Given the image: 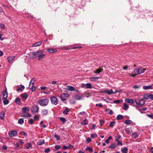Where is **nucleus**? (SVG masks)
I'll return each mask as SVG.
<instances>
[{"instance_id":"f257e3e1","label":"nucleus","mask_w":153,"mask_h":153,"mask_svg":"<svg viewBox=\"0 0 153 153\" xmlns=\"http://www.w3.org/2000/svg\"><path fill=\"white\" fill-rule=\"evenodd\" d=\"M43 51L42 50H39L33 52L32 54L33 56L32 57H30V58L32 59H33L36 57H38L39 60H42L43 59L45 58L46 55L45 54L43 53Z\"/></svg>"},{"instance_id":"f03ea898","label":"nucleus","mask_w":153,"mask_h":153,"mask_svg":"<svg viewBox=\"0 0 153 153\" xmlns=\"http://www.w3.org/2000/svg\"><path fill=\"white\" fill-rule=\"evenodd\" d=\"M22 111V117L25 118H27L29 117V109L27 107H25L23 108Z\"/></svg>"},{"instance_id":"7ed1b4c3","label":"nucleus","mask_w":153,"mask_h":153,"mask_svg":"<svg viewBox=\"0 0 153 153\" xmlns=\"http://www.w3.org/2000/svg\"><path fill=\"white\" fill-rule=\"evenodd\" d=\"M49 102V100L48 99H40L38 100V103L42 106L47 105Z\"/></svg>"},{"instance_id":"20e7f679","label":"nucleus","mask_w":153,"mask_h":153,"mask_svg":"<svg viewBox=\"0 0 153 153\" xmlns=\"http://www.w3.org/2000/svg\"><path fill=\"white\" fill-rule=\"evenodd\" d=\"M39 109V108L38 106L36 105H34L31 107L30 110L32 113L35 114L38 112Z\"/></svg>"},{"instance_id":"39448f33","label":"nucleus","mask_w":153,"mask_h":153,"mask_svg":"<svg viewBox=\"0 0 153 153\" xmlns=\"http://www.w3.org/2000/svg\"><path fill=\"white\" fill-rule=\"evenodd\" d=\"M135 102L137 104V105L139 106V107L143 106L145 104L146 101L143 99L140 100L139 102L135 100Z\"/></svg>"},{"instance_id":"423d86ee","label":"nucleus","mask_w":153,"mask_h":153,"mask_svg":"<svg viewBox=\"0 0 153 153\" xmlns=\"http://www.w3.org/2000/svg\"><path fill=\"white\" fill-rule=\"evenodd\" d=\"M143 99L145 100H148L149 99H150L153 100V94H144L143 96Z\"/></svg>"},{"instance_id":"0eeeda50","label":"nucleus","mask_w":153,"mask_h":153,"mask_svg":"<svg viewBox=\"0 0 153 153\" xmlns=\"http://www.w3.org/2000/svg\"><path fill=\"white\" fill-rule=\"evenodd\" d=\"M51 100L52 103L55 105L58 104V100L57 98L55 97H53L51 98Z\"/></svg>"},{"instance_id":"6e6552de","label":"nucleus","mask_w":153,"mask_h":153,"mask_svg":"<svg viewBox=\"0 0 153 153\" xmlns=\"http://www.w3.org/2000/svg\"><path fill=\"white\" fill-rule=\"evenodd\" d=\"M18 134L17 132L16 131H11L9 132V135L10 137L16 136Z\"/></svg>"},{"instance_id":"1a4fd4ad","label":"nucleus","mask_w":153,"mask_h":153,"mask_svg":"<svg viewBox=\"0 0 153 153\" xmlns=\"http://www.w3.org/2000/svg\"><path fill=\"white\" fill-rule=\"evenodd\" d=\"M42 42V41H40L37 42H36L34 43L32 45L29 46V47H38L41 45Z\"/></svg>"},{"instance_id":"9d476101","label":"nucleus","mask_w":153,"mask_h":153,"mask_svg":"<svg viewBox=\"0 0 153 153\" xmlns=\"http://www.w3.org/2000/svg\"><path fill=\"white\" fill-rule=\"evenodd\" d=\"M135 107L141 113H144L145 111L147 109L146 107L143 108L142 109H140L139 108V106L138 105H136Z\"/></svg>"},{"instance_id":"9b49d317","label":"nucleus","mask_w":153,"mask_h":153,"mask_svg":"<svg viewBox=\"0 0 153 153\" xmlns=\"http://www.w3.org/2000/svg\"><path fill=\"white\" fill-rule=\"evenodd\" d=\"M103 92L104 93L107 94L109 95L114 94H115V92H114L113 91L112 89H111V90H105Z\"/></svg>"},{"instance_id":"f8f14e48","label":"nucleus","mask_w":153,"mask_h":153,"mask_svg":"<svg viewBox=\"0 0 153 153\" xmlns=\"http://www.w3.org/2000/svg\"><path fill=\"white\" fill-rule=\"evenodd\" d=\"M47 51L50 53H52L56 52L57 51L56 49L51 48H48Z\"/></svg>"},{"instance_id":"ddd939ff","label":"nucleus","mask_w":153,"mask_h":153,"mask_svg":"<svg viewBox=\"0 0 153 153\" xmlns=\"http://www.w3.org/2000/svg\"><path fill=\"white\" fill-rule=\"evenodd\" d=\"M8 97V94L7 92V89H6L5 91L3 92V99H6Z\"/></svg>"},{"instance_id":"4468645a","label":"nucleus","mask_w":153,"mask_h":153,"mask_svg":"<svg viewBox=\"0 0 153 153\" xmlns=\"http://www.w3.org/2000/svg\"><path fill=\"white\" fill-rule=\"evenodd\" d=\"M138 74H139L144 73L146 69L145 68H138Z\"/></svg>"},{"instance_id":"2eb2a0df","label":"nucleus","mask_w":153,"mask_h":153,"mask_svg":"<svg viewBox=\"0 0 153 153\" xmlns=\"http://www.w3.org/2000/svg\"><path fill=\"white\" fill-rule=\"evenodd\" d=\"M67 89L70 91H72L75 90V88L71 86L68 85L67 86Z\"/></svg>"},{"instance_id":"dca6fc26","label":"nucleus","mask_w":153,"mask_h":153,"mask_svg":"<svg viewBox=\"0 0 153 153\" xmlns=\"http://www.w3.org/2000/svg\"><path fill=\"white\" fill-rule=\"evenodd\" d=\"M125 101L128 103L133 104L134 103V101L132 99H126L125 100Z\"/></svg>"},{"instance_id":"f3484780","label":"nucleus","mask_w":153,"mask_h":153,"mask_svg":"<svg viewBox=\"0 0 153 153\" xmlns=\"http://www.w3.org/2000/svg\"><path fill=\"white\" fill-rule=\"evenodd\" d=\"M36 80L35 78H32L29 82V87L31 86V85H33V84Z\"/></svg>"},{"instance_id":"a211bd4d","label":"nucleus","mask_w":153,"mask_h":153,"mask_svg":"<svg viewBox=\"0 0 153 153\" xmlns=\"http://www.w3.org/2000/svg\"><path fill=\"white\" fill-rule=\"evenodd\" d=\"M75 99L77 100H79L82 99L83 96L82 95L80 96L79 95H76L75 96Z\"/></svg>"},{"instance_id":"6ab92c4d","label":"nucleus","mask_w":153,"mask_h":153,"mask_svg":"<svg viewBox=\"0 0 153 153\" xmlns=\"http://www.w3.org/2000/svg\"><path fill=\"white\" fill-rule=\"evenodd\" d=\"M88 123V121L86 119H85L81 123V125L82 126H84L85 125H87Z\"/></svg>"},{"instance_id":"aec40b11","label":"nucleus","mask_w":153,"mask_h":153,"mask_svg":"<svg viewBox=\"0 0 153 153\" xmlns=\"http://www.w3.org/2000/svg\"><path fill=\"white\" fill-rule=\"evenodd\" d=\"M14 56H9L7 57L8 60L9 62L12 61L15 58Z\"/></svg>"},{"instance_id":"412c9836","label":"nucleus","mask_w":153,"mask_h":153,"mask_svg":"<svg viewBox=\"0 0 153 153\" xmlns=\"http://www.w3.org/2000/svg\"><path fill=\"white\" fill-rule=\"evenodd\" d=\"M103 70L102 69L98 68L94 72V73L95 74H99L100 72H101Z\"/></svg>"},{"instance_id":"4be33fe9","label":"nucleus","mask_w":153,"mask_h":153,"mask_svg":"<svg viewBox=\"0 0 153 153\" xmlns=\"http://www.w3.org/2000/svg\"><path fill=\"white\" fill-rule=\"evenodd\" d=\"M25 88L24 86L22 85H21L20 87H19L17 89H16V91H22V90L24 89Z\"/></svg>"},{"instance_id":"5701e85b","label":"nucleus","mask_w":153,"mask_h":153,"mask_svg":"<svg viewBox=\"0 0 153 153\" xmlns=\"http://www.w3.org/2000/svg\"><path fill=\"white\" fill-rule=\"evenodd\" d=\"M36 86L34 85H31V86L29 87V89L31 90L32 92H34L36 90Z\"/></svg>"},{"instance_id":"b1692460","label":"nucleus","mask_w":153,"mask_h":153,"mask_svg":"<svg viewBox=\"0 0 153 153\" xmlns=\"http://www.w3.org/2000/svg\"><path fill=\"white\" fill-rule=\"evenodd\" d=\"M48 111L46 109H44L42 111L41 113L42 115H45L48 113Z\"/></svg>"},{"instance_id":"393cba45","label":"nucleus","mask_w":153,"mask_h":153,"mask_svg":"<svg viewBox=\"0 0 153 153\" xmlns=\"http://www.w3.org/2000/svg\"><path fill=\"white\" fill-rule=\"evenodd\" d=\"M152 87L151 86H143V88L144 90H147L152 89Z\"/></svg>"},{"instance_id":"a878e982","label":"nucleus","mask_w":153,"mask_h":153,"mask_svg":"<svg viewBox=\"0 0 153 153\" xmlns=\"http://www.w3.org/2000/svg\"><path fill=\"white\" fill-rule=\"evenodd\" d=\"M5 114V112L4 111L0 113V118L2 120L4 118Z\"/></svg>"},{"instance_id":"bb28decb","label":"nucleus","mask_w":153,"mask_h":153,"mask_svg":"<svg viewBox=\"0 0 153 153\" xmlns=\"http://www.w3.org/2000/svg\"><path fill=\"white\" fill-rule=\"evenodd\" d=\"M132 137L134 139H135L138 137L137 133V132H134L132 134Z\"/></svg>"},{"instance_id":"cd10ccee","label":"nucleus","mask_w":153,"mask_h":153,"mask_svg":"<svg viewBox=\"0 0 153 153\" xmlns=\"http://www.w3.org/2000/svg\"><path fill=\"white\" fill-rule=\"evenodd\" d=\"M86 88H92L91 84V83H87L86 84Z\"/></svg>"},{"instance_id":"c85d7f7f","label":"nucleus","mask_w":153,"mask_h":153,"mask_svg":"<svg viewBox=\"0 0 153 153\" xmlns=\"http://www.w3.org/2000/svg\"><path fill=\"white\" fill-rule=\"evenodd\" d=\"M129 107L128 106L126 103H125L124 104V107H123V108L125 110H126L128 109Z\"/></svg>"},{"instance_id":"c756f323","label":"nucleus","mask_w":153,"mask_h":153,"mask_svg":"<svg viewBox=\"0 0 153 153\" xmlns=\"http://www.w3.org/2000/svg\"><path fill=\"white\" fill-rule=\"evenodd\" d=\"M123 116L121 115H118L117 117V120H120L123 119Z\"/></svg>"},{"instance_id":"7c9ffc66","label":"nucleus","mask_w":153,"mask_h":153,"mask_svg":"<svg viewBox=\"0 0 153 153\" xmlns=\"http://www.w3.org/2000/svg\"><path fill=\"white\" fill-rule=\"evenodd\" d=\"M20 101H21V99L20 98L18 97L15 100V102L18 104H19L20 103Z\"/></svg>"},{"instance_id":"2f4dec72","label":"nucleus","mask_w":153,"mask_h":153,"mask_svg":"<svg viewBox=\"0 0 153 153\" xmlns=\"http://www.w3.org/2000/svg\"><path fill=\"white\" fill-rule=\"evenodd\" d=\"M117 146L116 144L114 143L111 144L110 146L109 147V148H112L114 149Z\"/></svg>"},{"instance_id":"473e14b6","label":"nucleus","mask_w":153,"mask_h":153,"mask_svg":"<svg viewBox=\"0 0 153 153\" xmlns=\"http://www.w3.org/2000/svg\"><path fill=\"white\" fill-rule=\"evenodd\" d=\"M23 119L22 118L19 119V120L18 123L19 124H22L24 123Z\"/></svg>"},{"instance_id":"72a5a7b5","label":"nucleus","mask_w":153,"mask_h":153,"mask_svg":"<svg viewBox=\"0 0 153 153\" xmlns=\"http://www.w3.org/2000/svg\"><path fill=\"white\" fill-rule=\"evenodd\" d=\"M9 102V100L6 99H4V100H3V103L4 105H6Z\"/></svg>"},{"instance_id":"f704fd0d","label":"nucleus","mask_w":153,"mask_h":153,"mask_svg":"<svg viewBox=\"0 0 153 153\" xmlns=\"http://www.w3.org/2000/svg\"><path fill=\"white\" fill-rule=\"evenodd\" d=\"M21 97L25 99H26L28 97L27 95L26 94H22L21 95Z\"/></svg>"},{"instance_id":"c9c22d12","label":"nucleus","mask_w":153,"mask_h":153,"mask_svg":"<svg viewBox=\"0 0 153 153\" xmlns=\"http://www.w3.org/2000/svg\"><path fill=\"white\" fill-rule=\"evenodd\" d=\"M128 151V149L126 147L122 149V152L123 153H127Z\"/></svg>"},{"instance_id":"e433bc0d","label":"nucleus","mask_w":153,"mask_h":153,"mask_svg":"<svg viewBox=\"0 0 153 153\" xmlns=\"http://www.w3.org/2000/svg\"><path fill=\"white\" fill-rule=\"evenodd\" d=\"M132 122L130 120H126L125 122V123L127 124H130Z\"/></svg>"},{"instance_id":"4c0bfd02","label":"nucleus","mask_w":153,"mask_h":153,"mask_svg":"<svg viewBox=\"0 0 153 153\" xmlns=\"http://www.w3.org/2000/svg\"><path fill=\"white\" fill-rule=\"evenodd\" d=\"M86 150L89 151L91 152H93V150L92 149L91 147H87L86 148Z\"/></svg>"},{"instance_id":"58836bf2","label":"nucleus","mask_w":153,"mask_h":153,"mask_svg":"<svg viewBox=\"0 0 153 153\" xmlns=\"http://www.w3.org/2000/svg\"><path fill=\"white\" fill-rule=\"evenodd\" d=\"M138 68H136L134 69L133 72V74H135L136 75H138Z\"/></svg>"},{"instance_id":"ea45409f","label":"nucleus","mask_w":153,"mask_h":153,"mask_svg":"<svg viewBox=\"0 0 153 153\" xmlns=\"http://www.w3.org/2000/svg\"><path fill=\"white\" fill-rule=\"evenodd\" d=\"M90 78L93 81H96L99 78V77H91Z\"/></svg>"},{"instance_id":"a19ab883","label":"nucleus","mask_w":153,"mask_h":153,"mask_svg":"<svg viewBox=\"0 0 153 153\" xmlns=\"http://www.w3.org/2000/svg\"><path fill=\"white\" fill-rule=\"evenodd\" d=\"M97 134H96L93 133L91 134V137L92 138H94L95 137H97Z\"/></svg>"},{"instance_id":"79ce46f5","label":"nucleus","mask_w":153,"mask_h":153,"mask_svg":"<svg viewBox=\"0 0 153 153\" xmlns=\"http://www.w3.org/2000/svg\"><path fill=\"white\" fill-rule=\"evenodd\" d=\"M115 124V122L114 121L111 122L110 123V126L111 127L113 126Z\"/></svg>"},{"instance_id":"37998d69","label":"nucleus","mask_w":153,"mask_h":153,"mask_svg":"<svg viewBox=\"0 0 153 153\" xmlns=\"http://www.w3.org/2000/svg\"><path fill=\"white\" fill-rule=\"evenodd\" d=\"M44 143V140H43L42 141H39V142H38V143L39 145H41L43 144V143Z\"/></svg>"},{"instance_id":"c03bdc74","label":"nucleus","mask_w":153,"mask_h":153,"mask_svg":"<svg viewBox=\"0 0 153 153\" xmlns=\"http://www.w3.org/2000/svg\"><path fill=\"white\" fill-rule=\"evenodd\" d=\"M54 137H55L57 140H58L60 139V137L57 134H55L54 135Z\"/></svg>"},{"instance_id":"a18cd8bd","label":"nucleus","mask_w":153,"mask_h":153,"mask_svg":"<svg viewBox=\"0 0 153 153\" xmlns=\"http://www.w3.org/2000/svg\"><path fill=\"white\" fill-rule=\"evenodd\" d=\"M20 134H21L22 135H24L25 137H26L27 136V134L26 133L24 132H20Z\"/></svg>"},{"instance_id":"49530a36","label":"nucleus","mask_w":153,"mask_h":153,"mask_svg":"<svg viewBox=\"0 0 153 153\" xmlns=\"http://www.w3.org/2000/svg\"><path fill=\"white\" fill-rule=\"evenodd\" d=\"M125 132L126 134H129L130 133V131H129V130L128 129H127L126 128L125 129Z\"/></svg>"},{"instance_id":"de8ad7c7","label":"nucleus","mask_w":153,"mask_h":153,"mask_svg":"<svg viewBox=\"0 0 153 153\" xmlns=\"http://www.w3.org/2000/svg\"><path fill=\"white\" fill-rule=\"evenodd\" d=\"M60 120L63 122H65L66 121L65 119L63 117H61L60 118Z\"/></svg>"},{"instance_id":"09e8293b","label":"nucleus","mask_w":153,"mask_h":153,"mask_svg":"<svg viewBox=\"0 0 153 153\" xmlns=\"http://www.w3.org/2000/svg\"><path fill=\"white\" fill-rule=\"evenodd\" d=\"M34 120L31 119L30 120H29V124H32L33 123Z\"/></svg>"},{"instance_id":"8fccbe9b","label":"nucleus","mask_w":153,"mask_h":153,"mask_svg":"<svg viewBox=\"0 0 153 153\" xmlns=\"http://www.w3.org/2000/svg\"><path fill=\"white\" fill-rule=\"evenodd\" d=\"M60 146L59 145H56L55 146V148L56 150H58L60 148Z\"/></svg>"},{"instance_id":"3c124183","label":"nucleus","mask_w":153,"mask_h":153,"mask_svg":"<svg viewBox=\"0 0 153 153\" xmlns=\"http://www.w3.org/2000/svg\"><path fill=\"white\" fill-rule=\"evenodd\" d=\"M50 150L49 148H48L45 150V153H48L50 151Z\"/></svg>"},{"instance_id":"603ef678","label":"nucleus","mask_w":153,"mask_h":153,"mask_svg":"<svg viewBox=\"0 0 153 153\" xmlns=\"http://www.w3.org/2000/svg\"><path fill=\"white\" fill-rule=\"evenodd\" d=\"M2 29L4 30L5 29V26L4 24H1L0 25Z\"/></svg>"},{"instance_id":"864d4df0","label":"nucleus","mask_w":153,"mask_h":153,"mask_svg":"<svg viewBox=\"0 0 153 153\" xmlns=\"http://www.w3.org/2000/svg\"><path fill=\"white\" fill-rule=\"evenodd\" d=\"M100 124L101 126H102L105 123L104 121L102 120H100Z\"/></svg>"},{"instance_id":"5fc2aeb1","label":"nucleus","mask_w":153,"mask_h":153,"mask_svg":"<svg viewBox=\"0 0 153 153\" xmlns=\"http://www.w3.org/2000/svg\"><path fill=\"white\" fill-rule=\"evenodd\" d=\"M96 106H99L100 108H102L103 107V105L101 104H97L96 105Z\"/></svg>"},{"instance_id":"6e6d98bb","label":"nucleus","mask_w":153,"mask_h":153,"mask_svg":"<svg viewBox=\"0 0 153 153\" xmlns=\"http://www.w3.org/2000/svg\"><path fill=\"white\" fill-rule=\"evenodd\" d=\"M69 148V147L68 146H63L62 149L63 150H65V149H68V148Z\"/></svg>"},{"instance_id":"4d7b16f0","label":"nucleus","mask_w":153,"mask_h":153,"mask_svg":"<svg viewBox=\"0 0 153 153\" xmlns=\"http://www.w3.org/2000/svg\"><path fill=\"white\" fill-rule=\"evenodd\" d=\"M34 119L35 120H38L39 117L37 115H36L34 117Z\"/></svg>"},{"instance_id":"13d9d810","label":"nucleus","mask_w":153,"mask_h":153,"mask_svg":"<svg viewBox=\"0 0 153 153\" xmlns=\"http://www.w3.org/2000/svg\"><path fill=\"white\" fill-rule=\"evenodd\" d=\"M116 141H117V145H121V146L122 145V142H120L119 140H116Z\"/></svg>"},{"instance_id":"bf43d9fd","label":"nucleus","mask_w":153,"mask_h":153,"mask_svg":"<svg viewBox=\"0 0 153 153\" xmlns=\"http://www.w3.org/2000/svg\"><path fill=\"white\" fill-rule=\"evenodd\" d=\"M133 87L135 89H137L139 88L140 87V86L138 85H135L133 86Z\"/></svg>"},{"instance_id":"052dcab7","label":"nucleus","mask_w":153,"mask_h":153,"mask_svg":"<svg viewBox=\"0 0 153 153\" xmlns=\"http://www.w3.org/2000/svg\"><path fill=\"white\" fill-rule=\"evenodd\" d=\"M147 116L148 117H150V118H151L152 119H153V115H152L147 114Z\"/></svg>"},{"instance_id":"680f3d73","label":"nucleus","mask_w":153,"mask_h":153,"mask_svg":"<svg viewBox=\"0 0 153 153\" xmlns=\"http://www.w3.org/2000/svg\"><path fill=\"white\" fill-rule=\"evenodd\" d=\"M84 94L85 95V96L87 97H89L90 94L89 93H85Z\"/></svg>"},{"instance_id":"e2e57ef3","label":"nucleus","mask_w":153,"mask_h":153,"mask_svg":"<svg viewBox=\"0 0 153 153\" xmlns=\"http://www.w3.org/2000/svg\"><path fill=\"white\" fill-rule=\"evenodd\" d=\"M120 101L119 100H116L114 101V102L116 104H118L120 103Z\"/></svg>"},{"instance_id":"0e129e2a","label":"nucleus","mask_w":153,"mask_h":153,"mask_svg":"<svg viewBox=\"0 0 153 153\" xmlns=\"http://www.w3.org/2000/svg\"><path fill=\"white\" fill-rule=\"evenodd\" d=\"M121 136L120 135H118L116 137V140H118L119 139H120L121 138Z\"/></svg>"},{"instance_id":"69168bd1","label":"nucleus","mask_w":153,"mask_h":153,"mask_svg":"<svg viewBox=\"0 0 153 153\" xmlns=\"http://www.w3.org/2000/svg\"><path fill=\"white\" fill-rule=\"evenodd\" d=\"M109 111H110L108 113V114L110 115H112L113 114V111L109 109Z\"/></svg>"},{"instance_id":"338daca9","label":"nucleus","mask_w":153,"mask_h":153,"mask_svg":"<svg viewBox=\"0 0 153 153\" xmlns=\"http://www.w3.org/2000/svg\"><path fill=\"white\" fill-rule=\"evenodd\" d=\"M96 126V125L94 124H93L92 125L91 129L92 130H93L95 128Z\"/></svg>"},{"instance_id":"774afa93","label":"nucleus","mask_w":153,"mask_h":153,"mask_svg":"<svg viewBox=\"0 0 153 153\" xmlns=\"http://www.w3.org/2000/svg\"><path fill=\"white\" fill-rule=\"evenodd\" d=\"M91 139L90 138H87L86 140V141L88 143H89L91 142Z\"/></svg>"}]
</instances>
